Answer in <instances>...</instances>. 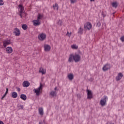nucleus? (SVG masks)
<instances>
[{
    "label": "nucleus",
    "instance_id": "f257e3e1",
    "mask_svg": "<svg viewBox=\"0 0 124 124\" xmlns=\"http://www.w3.org/2000/svg\"><path fill=\"white\" fill-rule=\"evenodd\" d=\"M81 60V56L78 54H75V55L71 54L69 59V62H73V60L75 62H80Z\"/></svg>",
    "mask_w": 124,
    "mask_h": 124
},
{
    "label": "nucleus",
    "instance_id": "f03ea898",
    "mask_svg": "<svg viewBox=\"0 0 124 124\" xmlns=\"http://www.w3.org/2000/svg\"><path fill=\"white\" fill-rule=\"evenodd\" d=\"M108 100V97L107 96H104L100 101V105L101 106H105L106 105V102Z\"/></svg>",
    "mask_w": 124,
    "mask_h": 124
},
{
    "label": "nucleus",
    "instance_id": "7ed1b4c3",
    "mask_svg": "<svg viewBox=\"0 0 124 124\" xmlns=\"http://www.w3.org/2000/svg\"><path fill=\"white\" fill-rule=\"evenodd\" d=\"M111 69V65L108 63L105 64L102 69L104 71H108V70H110Z\"/></svg>",
    "mask_w": 124,
    "mask_h": 124
},
{
    "label": "nucleus",
    "instance_id": "20e7f679",
    "mask_svg": "<svg viewBox=\"0 0 124 124\" xmlns=\"http://www.w3.org/2000/svg\"><path fill=\"white\" fill-rule=\"evenodd\" d=\"M46 38V34L44 33H42L38 35V39L41 41H43Z\"/></svg>",
    "mask_w": 124,
    "mask_h": 124
},
{
    "label": "nucleus",
    "instance_id": "39448f33",
    "mask_svg": "<svg viewBox=\"0 0 124 124\" xmlns=\"http://www.w3.org/2000/svg\"><path fill=\"white\" fill-rule=\"evenodd\" d=\"M42 84H40V86L37 89H34V93L36 94V95H39L40 94V90H42Z\"/></svg>",
    "mask_w": 124,
    "mask_h": 124
},
{
    "label": "nucleus",
    "instance_id": "423d86ee",
    "mask_svg": "<svg viewBox=\"0 0 124 124\" xmlns=\"http://www.w3.org/2000/svg\"><path fill=\"white\" fill-rule=\"evenodd\" d=\"M84 29L90 31L92 29V24L90 22H87L84 25Z\"/></svg>",
    "mask_w": 124,
    "mask_h": 124
},
{
    "label": "nucleus",
    "instance_id": "0eeeda50",
    "mask_svg": "<svg viewBox=\"0 0 124 124\" xmlns=\"http://www.w3.org/2000/svg\"><path fill=\"white\" fill-rule=\"evenodd\" d=\"M11 44V41L10 40V39L5 40L3 41V44L4 48H6V46H7V45H10V44Z\"/></svg>",
    "mask_w": 124,
    "mask_h": 124
},
{
    "label": "nucleus",
    "instance_id": "6e6552de",
    "mask_svg": "<svg viewBox=\"0 0 124 124\" xmlns=\"http://www.w3.org/2000/svg\"><path fill=\"white\" fill-rule=\"evenodd\" d=\"M18 7L20 9L19 11V16H20L21 18L23 17V12L24 11V7H23V5H19Z\"/></svg>",
    "mask_w": 124,
    "mask_h": 124
},
{
    "label": "nucleus",
    "instance_id": "1a4fd4ad",
    "mask_svg": "<svg viewBox=\"0 0 124 124\" xmlns=\"http://www.w3.org/2000/svg\"><path fill=\"white\" fill-rule=\"evenodd\" d=\"M14 33L16 35V36H19L21 34L20 30H19V29L17 28H15L14 29Z\"/></svg>",
    "mask_w": 124,
    "mask_h": 124
},
{
    "label": "nucleus",
    "instance_id": "9d476101",
    "mask_svg": "<svg viewBox=\"0 0 124 124\" xmlns=\"http://www.w3.org/2000/svg\"><path fill=\"white\" fill-rule=\"evenodd\" d=\"M87 98L88 99H92L93 98V93L91 90L87 91Z\"/></svg>",
    "mask_w": 124,
    "mask_h": 124
},
{
    "label": "nucleus",
    "instance_id": "9b49d317",
    "mask_svg": "<svg viewBox=\"0 0 124 124\" xmlns=\"http://www.w3.org/2000/svg\"><path fill=\"white\" fill-rule=\"evenodd\" d=\"M44 48L46 52H49L51 50V46L49 45H45Z\"/></svg>",
    "mask_w": 124,
    "mask_h": 124
},
{
    "label": "nucleus",
    "instance_id": "f8f14e48",
    "mask_svg": "<svg viewBox=\"0 0 124 124\" xmlns=\"http://www.w3.org/2000/svg\"><path fill=\"white\" fill-rule=\"evenodd\" d=\"M6 52L7 54H11L13 52V49L12 47L8 46L6 48Z\"/></svg>",
    "mask_w": 124,
    "mask_h": 124
},
{
    "label": "nucleus",
    "instance_id": "ddd939ff",
    "mask_svg": "<svg viewBox=\"0 0 124 124\" xmlns=\"http://www.w3.org/2000/svg\"><path fill=\"white\" fill-rule=\"evenodd\" d=\"M123 74L122 73H119L118 76L116 77V81H120L122 78H123Z\"/></svg>",
    "mask_w": 124,
    "mask_h": 124
},
{
    "label": "nucleus",
    "instance_id": "4468645a",
    "mask_svg": "<svg viewBox=\"0 0 124 124\" xmlns=\"http://www.w3.org/2000/svg\"><path fill=\"white\" fill-rule=\"evenodd\" d=\"M30 85V82H29V81H24L23 83V86L25 88H28V87H29Z\"/></svg>",
    "mask_w": 124,
    "mask_h": 124
},
{
    "label": "nucleus",
    "instance_id": "2eb2a0df",
    "mask_svg": "<svg viewBox=\"0 0 124 124\" xmlns=\"http://www.w3.org/2000/svg\"><path fill=\"white\" fill-rule=\"evenodd\" d=\"M33 25L35 26H39V25H40V22H39V20L38 19L33 20Z\"/></svg>",
    "mask_w": 124,
    "mask_h": 124
},
{
    "label": "nucleus",
    "instance_id": "dca6fc26",
    "mask_svg": "<svg viewBox=\"0 0 124 124\" xmlns=\"http://www.w3.org/2000/svg\"><path fill=\"white\" fill-rule=\"evenodd\" d=\"M38 112L39 114H40L41 116H43V115L44 114V112L43 111V108H38Z\"/></svg>",
    "mask_w": 124,
    "mask_h": 124
},
{
    "label": "nucleus",
    "instance_id": "f3484780",
    "mask_svg": "<svg viewBox=\"0 0 124 124\" xmlns=\"http://www.w3.org/2000/svg\"><path fill=\"white\" fill-rule=\"evenodd\" d=\"M20 97L21 99H22V100H24V101L27 100V95L25 94H21Z\"/></svg>",
    "mask_w": 124,
    "mask_h": 124
},
{
    "label": "nucleus",
    "instance_id": "a211bd4d",
    "mask_svg": "<svg viewBox=\"0 0 124 124\" xmlns=\"http://www.w3.org/2000/svg\"><path fill=\"white\" fill-rule=\"evenodd\" d=\"M17 96L18 93H17L14 92L12 93V97H13V98H16Z\"/></svg>",
    "mask_w": 124,
    "mask_h": 124
},
{
    "label": "nucleus",
    "instance_id": "6ab92c4d",
    "mask_svg": "<svg viewBox=\"0 0 124 124\" xmlns=\"http://www.w3.org/2000/svg\"><path fill=\"white\" fill-rule=\"evenodd\" d=\"M49 94L54 97V96H56L57 95V92H56V91H51Z\"/></svg>",
    "mask_w": 124,
    "mask_h": 124
},
{
    "label": "nucleus",
    "instance_id": "aec40b11",
    "mask_svg": "<svg viewBox=\"0 0 124 124\" xmlns=\"http://www.w3.org/2000/svg\"><path fill=\"white\" fill-rule=\"evenodd\" d=\"M39 72L43 75L46 74V71L44 70L43 68H40L39 70Z\"/></svg>",
    "mask_w": 124,
    "mask_h": 124
},
{
    "label": "nucleus",
    "instance_id": "412c9836",
    "mask_svg": "<svg viewBox=\"0 0 124 124\" xmlns=\"http://www.w3.org/2000/svg\"><path fill=\"white\" fill-rule=\"evenodd\" d=\"M67 77H68L69 80H73V78H74L73 74H70L68 75Z\"/></svg>",
    "mask_w": 124,
    "mask_h": 124
},
{
    "label": "nucleus",
    "instance_id": "4be33fe9",
    "mask_svg": "<svg viewBox=\"0 0 124 124\" xmlns=\"http://www.w3.org/2000/svg\"><path fill=\"white\" fill-rule=\"evenodd\" d=\"M42 18H43V15L38 14L37 20L39 21L40 20H41V19H42Z\"/></svg>",
    "mask_w": 124,
    "mask_h": 124
},
{
    "label": "nucleus",
    "instance_id": "5701e85b",
    "mask_svg": "<svg viewBox=\"0 0 124 124\" xmlns=\"http://www.w3.org/2000/svg\"><path fill=\"white\" fill-rule=\"evenodd\" d=\"M53 7L55 10H58V9H59V5H58L57 3H55L53 5Z\"/></svg>",
    "mask_w": 124,
    "mask_h": 124
},
{
    "label": "nucleus",
    "instance_id": "b1692460",
    "mask_svg": "<svg viewBox=\"0 0 124 124\" xmlns=\"http://www.w3.org/2000/svg\"><path fill=\"white\" fill-rule=\"evenodd\" d=\"M78 33L79 34H82L83 33V29H82V27H80L78 29Z\"/></svg>",
    "mask_w": 124,
    "mask_h": 124
},
{
    "label": "nucleus",
    "instance_id": "393cba45",
    "mask_svg": "<svg viewBox=\"0 0 124 124\" xmlns=\"http://www.w3.org/2000/svg\"><path fill=\"white\" fill-rule=\"evenodd\" d=\"M111 5L112 7H115V8H116V7L118 6V3L116 2H114L112 3Z\"/></svg>",
    "mask_w": 124,
    "mask_h": 124
},
{
    "label": "nucleus",
    "instance_id": "a878e982",
    "mask_svg": "<svg viewBox=\"0 0 124 124\" xmlns=\"http://www.w3.org/2000/svg\"><path fill=\"white\" fill-rule=\"evenodd\" d=\"M22 28L23 29V30H24V31H26V30L28 29V26L27 25V24H23L22 25Z\"/></svg>",
    "mask_w": 124,
    "mask_h": 124
},
{
    "label": "nucleus",
    "instance_id": "bb28decb",
    "mask_svg": "<svg viewBox=\"0 0 124 124\" xmlns=\"http://www.w3.org/2000/svg\"><path fill=\"white\" fill-rule=\"evenodd\" d=\"M71 48L72 49H78V46H76V45H73L71 46Z\"/></svg>",
    "mask_w": 124,
    "mask_h": 124
},
{
    "label": "nucleus",
    "instance_id": "cd10ccee",
    "mask_svg": "<svg viewBox=\"0 0 124 124\" xmlns=\"http://www.w3.org/2000/svg\"><path fill=\"white\" fill-rule=\"evenodd\" d=\"M17 107L19 109H24V106L23 105H18Z\"/></svg>",
    "mask_w": 124,
    "mask_h": 124
},
{
    "label": "nucleus",
    "instance_id": "c85d7f7f",
    "mask_svg": "<svg viewBox=\"0 0 124 124\" xmlns=\"http://www.w3.org/2000/svg\"><path fill=\"white\" fill-rule=\"evenodd\" d=\"M71 33H72L71 32L69 33L68 31H67V33L66 34V35H67V36H69V37H70V36H71Z\"/></svg>",
    "mask_w": 124,
    "mask_h": 124
},
{
    "label": "nucleus",
    "instance_id": "c756f323",
    "mask_svg": "<svg viewBox=\"0 0 124 124\" xmlns=\"http://www.w3.org/2000/svg\"><path fill=\"white\" fill-rule=\"evenodd\" d=\"M4 2L3 0H0V5H3Z\"/></svg>",
    "mask_w": 124,
    "mask_h": 124
},
{
    "label": "nucleus",
    "instance_id": "7c9ffc66",
    "mask_svg": "<svg viewBox=\"0 0 124 124\" xmlns=\"http://www.w3.org/2000/svg\"><path fill=\"white\" fill-rule=\"evenodd\" d=\"M58 24L59 25H60V26H62V20H59L58 21Z\"/></svg>",
    "mask_w": 124,
    "mask_h": 124
},
{
    "label": "nucleus",
    "instance_id": "2f4dec72",
    "mask_svg": "<svg viewBox=\"0 0 124 124\" xmlns=\"http://www.w3.org/2000/svg\"><path fill=\"white\" fill-rule=\"evenodd\" d=\"M97 27H99L100 26H101V23H100V22L98 21L97 23Z\"/></svg>",
    "mask_w": 124,
    "mask_h": 124
},
{
    "label": "nucleus",
    "instance_id": "473e14b6",
    "mask_svg": "<svg viewBox=\"0 0 124 124\" xmlns=\"http://www.w3.org/2000/svg\"><path fill=\"white\" fill-rule=\"evenodd\" d=\"M120 39H121V41H122V42H124V36L121 37Z\"/></svg>",
    "mask_w": 124,
    "mask_h": 124
},
{
    "label": "nucleus",
    "instance_id": "72a5a7b5",
    "mask_svg": "<svg viewBox=\"0 0 124 124\" xmlns=\"http://www.w3.org/2000/svg\"><path fill=\"white\" fill-rule=\"evenodd\" d=\"M71 3H74L75 2H76V0H70Z\"/></svg>",
    "mask_w": 124,
    "mask_h": 124
},
{
    "label": "nucleus",
    "instance_id": "f704fd0d",
    "mask_svg": "<svg viewBox=\"0 0 124 124\" xmlns=\"http://www.w3.org/2000/svg\"><path fill=\"white\" fill-rule=\"evenodd\" d=\"M16 89L17 92H20L21 91V89H20V88L16 87Z\"/></svg>",
    "mask_w": 124,
    "mask_h": 124
},
{
    "label": "nucleus",
    "instance_id": "c9c22d12",
    "mask_svg": "<svg viewBox=\"0 0 124 124\" xmlns=\"http://www.w3.org/2000/svg\"><path fill=\"white\" fill-rule=\"evenodd\" d=\"M77 97H78V98H81V95H80L79 94H77Z\"/></svg>",
    "mask_w": 124,
    "mask_h": 124
},
{
    "label": "nucleus",
    "instance_id": "e433bc0d",
    "mask_svg": "<svg viewBox=\"0 0 124 124\" xmlns=\"http://www.w3.org/2000/svg\"><path fill=\"white\" fill-rule=\"evenodd\" d=\"M5 95H6V94H4L2 96V97H1V99H2V100L4 98V97H5Z\"/></svg>",
    "mask_w": 124,
    "mask_h": 124
},
{
    "label": "nucleus",
    "instance_id": "4c0bfd02",
    "mask_svg": "<svg viewBox=\"0 0 124 124\" xmlns=\"http://www.w3.org/2000/svg\"><path fill=\"white\" fill-rule=\"evenodd\" d=\"M7 93H8V89L6 88V91L5 92V94H6Z\"/></svg>",
    "mask_w": 124,
    "mask_h": 124
},
{
    "label": "nucleus",
    "instance_id": "58836bf2",
    "mask_svg": "<svg viewBox=\"0 0 124 124\" xmlns=\"http://www.w3.org/2000/svg\"><path fill=\"white\" fill-rule=\"evenodd\" d=\"M0 124H4V123H3V122L0 121Z\"/></svg>",
    "mask_w": 124,
    "mask_h": 124
},
{
    "label": "nucleus",
    "instance_id": "ea45409f",
    "mask_svg": "<svg viewBox=\"0 0 124 124\" xmlns=\"http://www.w3.org/2000/svg\"><path fill=\"white\" fill-rule=\"evenodd\" d=\"M54 90H55V91H56V90H57V87H55V88H54Z\"/></svg>",
    "mask_w": 124,
    "mask_h": 124
},
{
    "label": "nucleus",
    "instance_id": "a19ab883",
    "mask_svg": "<svg viewBox=\"0 0 124 124\" xmlns=\"http://www.w3.org/2000/svg\"><path fill=\"white\" fill-rule=\"evenodd\" d=\"M90 1H94V0H90Z\"/></svg>",
    "mask_w": 124,
    "mask_h": 124
},
{
    "label": "nucleus",
    "instance_id": "79ce46f5",
    "mask_svg": "<svg viewBox=\"0 0 124 124\" xmlns=\"http://www.w3.org/2000/svg\"><path fill=\"white\" fill-rule=\"evenodd\" d=\"M39 124H42V123L41 122H39Z\"/></svg>",
    "mask_w": 124,
    "mask_h": 124
},
{
    "label": "nucleus",
    "instance_id": "37998d69",
    "mask_svg": "<svg viewBox=\"0 0 124 124\" xmlns=\"http://www.w3.org/2000/svg\"><path fill=\"white\" fill-rule=\"evenodd\" d=\"M110 124H114V123H110Z\"/></svg>",
    "mask_w": 124,
    "mask_h": 124
}]
</instances>
